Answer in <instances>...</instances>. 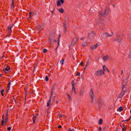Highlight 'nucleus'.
<instances>
[{
	"mask_svg": "<svg viewBox=\"0 0 131 131\" xmlns=\"http://www.w3.org/2000/svg\"><path fill=\"white\" fill-rule=\"evenodd\" d=\"M82 45L83 47H84L87 45H88L87 42H84L82 44Z\"/></svg>",
	"mask_w": 131,
	"mask_h": 131,
	"instance_id": "nucleus-26",
	"label": "nucleus"
},
{
	"mask_svg": "<svg viewBox=\"0 0 131 131\" xmlns=\"http://www.w3.org/2000/svg\"><path fill=\"white\" fill-rule=\"evenodd\" d=\"M51 99H49V100L48 102H47V106H49V104H50V102H51Z\"/></svg>",
	"mask_w": 131,
	"mask_h": 131,
	"instance_id": "nucleus-27",
	"label": "nucleus"
},
{
	"mask_svg": "<svg viewBox=\"0 0 131 131\" xmlns=\"http://www.w3.org/2000/svg\"><path fill=\"white\" fill-rule=\"evenodd\" d=\"M103 70L104 71H107L108 72H109V70H108V69L107 68H106L105 65H104L103 66Z\"/></svg>",
	"mask_w": 131,
	"mask_h": 131,
	"instance_id": "nucleus-21",
	"label": "nucleus"
},
{
	"mask_svg": "<svg viewBox=\"0 0 131 131\" xmlns=\"http://www.w3.org/2000/svg\"><path fill=\"white\" fill-rule=\"evenodd\" d=\"M4 115H3L2 116V120L1 122V125L2 126H3L4 125Z\"/></svg>",
	"mask_w": 131,
	"mask_h": 131,
	"instance_id": "nucleus-24",
	"label": "nucleus"
},
{
	"mask_svg": "<svg viewBox=\"0 0 131 131\" xmlns=\"http://www.w3.org/2000/svg\"><path fill=\"white\" fill-rule=\"evenodd\" d=\"M84 64L82 62H81L80 63V64L81 66L83 65Z\"/></svg>",
	"mask_w": 131,
	"mask_h": 131,
	"instance_id": "nucleus-45",
	"label": "nucleus"
},
{
	"mask_svg": "<svg viewBox=\"0 0 131 131\" xmlns=\"http://www.w3.org/2000/svg\"><path fill=\"white\" fill-rule=\"evenodd\" d=\"M2 74H0V77H1L2 76Z\"/></svg>",
	"mask_w": 131,
	"mask_h": 131,
	"instance_id": "nucleus-55",
	"label": "nucleus"
},
{
	"mask_svg": "<svg viewBox=\"0 0 131 131\" xmlns=\"http://www.w3.org/2000/svg\"><path fill=\"white\" fill-rule=\"evenodd\" d=\"M123 73V70H122V72H121V74H122Z\"/></svg>",
	"mask_w": 131,
	"mask_h": 131,
	"instance_id": "nucleus-53",
	"label": "nucleus"
},
{
	"mask_svg": "<svg viewBox=\"0 0 131 131\" xmlns=\"http://www.w3.org/2000/svg\"><path fill=\"white\" fill-rule=\"evenodd\" d=\"M78 38L76 37L74 38L71 42V45L72 46H74L76 42L78 41Z\"/></svg>",
	"mask_w": 131,
	"mask_h": 131,
	"instance_id": "nucleus-4",
	"label": "nucleus"
},
{
	"mask_svg": "<svg viewBox=\"0 0 131 131\" xmlns=\"http://www.w3.org/2000/svg\"><path fill=\"white\" fill-rule=\"evenodd\" d=\"M61 37V35L59 34L58 36V46L59 44V39Z\"/></svg>",
	"mask_w": 131,
	"mask_h": 131,
	"instance_id": "nucleus-29",
	"label": "nucleus"
},
{
	"mask_svg": "<svg viewBox=\"0 0 131 131\" xmlns=\"http://www.w3.org/2000/svg\"><path fill=\"white\" fill-rule=\"evenodd\" d=\"M12 27V26H8V32L9 34H10L12 32V31L11 28Z\"/></svg>",
	"mask_w": 131,
	"mask_h": 131,
	"instance_id": "nucleus-11",
	"label": "nucleus"
},
{
	"mask_svg": "<svg viewBox=\"0 0 131 131\" xmlns=\"http://www.w3.org/2000/svg\"><path fill=\"white\" fill-rule=\"evenodd\" d=\"M84 91L82 90H80V91L79 96H82L84 94Z\"/></svg>",
	"mask_w": 131,
	"mask_h": 131,
	"instance_id": "nucleus-20",
	"label": "nucleus"
},
{
	"mask_svg": "<svg viewBox=\"0 0 131 131\" xmlns=\"http://www.w3.org/2000/svg\"><path fill=\"white\" fill-rule=\"evenodd\" d=\"M60 2L61 3L63 4L64 2V1L63 0H60V1H58L57 3V5L58 6H61V5Z\"/></svg>",
	"mask_w": 131,
	"mask_h": 131,
	"instance_id": "nucleus-9",
	"label": "nucleus"
},
{
	"mask_svg": "<svg viewBox=\"0 0 131 131\" xmlns=\"http://www.w3.org/2000/svg\"><path fill=\"white\" fill-rule=\"evenodd\" d=\"M38 28H39V27H40V26H38Z\"/></svg>",
	"mask_w": 131,
	"mask_h": 131,
	"instance_id": "nucleus-54",
	"label": "nucleus"
},
{
	"mask_svg": "<svg viewBox=\"0 0 131 131\" xmlns=\"http://www.w3.org/2000/svg\"><path fill=\"white\" fill-rule=\"evenodd\" d=\"M67 31V28H64L63 30V32L64 33H65Z\"/></svg>",
	"mask_w": 131,
	"mask_h": 131,
	"instance_id": "nucleus-36",
	"label": "nucleus"
},
{
	"mask_svg": "<svg viewBox=\"0 0 131 131\" xmlns=\"http://www.w3.org/2000/svg\"><path fill=\"white\" fill-rule=\"evenodd\" d=\"M56 101H57V103H58V101H57V100Z\"/></svg>",
	"mask_w": 131,
	"mask_h": 131,
	"instance_id": "nucleus-58",
	"label": "nucleus"
},
{
	"mask_svg": "<svg viewBox=\"0 0 131 131\" xmlns=\"http://www.w3.org/2000/svg\"><path fill=\"white\" fill-rule=\"evenodd\" d=\"M14 0H13V1L12 2V3L11 4V6L13 8H14Z\"/></svg>",
	"mask_w": 131,
	"mask_h": 131,
	"instance_id": "nucleus-31",
	"label": "nucleus"
},
{
	"mask_svg": "<svg viewBox=\"0 0 131 131\" xmlns=\"http://www.w3.org/2000/svg\"><path fill=\"white\" fill-rule=\"evenodd\" d=\"M126 82H125L124 80L123 81V82L122 84L123 85V86L122 87V90H124V89H125V88L124 87L125 84H126Z\"/></svg>",
	"mask_w": 131,
	"mask_h": 131,
	"instance_id": "nucleus-23",
	"label": "nucleus"
},
{
	"mask_svg": "<svg viewBox=\"0 0 131 131\" xmlns=\"http://www.w3.org/2000/svg\"><path fill=\"white\" fill-rule=\"evenodd\" d=\"M104 72L102 70H99L96 71L95 72L96 75L97 76H102L104 74Z\"/></svg>",
	"mask_w": 131,
	"mask_h": 131,
	"instance_id": "nucleus-2",
	"label": "nucleus"
},
{
	"mask_svg": "<svg viewBox=\"0 0 131 131\" xmlns=\"http://www.w3.org/2000/svg\"><path fill=\"white\" fill-rule=\"evenodd\" d=\"M58 11L61 13H64V11L62 8H60L58 9Z\"/></svg>",
	"mask_w": 131,
	"mask_h": 131,
	"instance_id": "nucleus-22",
	"label": "nucleus"
},
{
	"mask_svg": "<svg viewBox=\"0 0 131 131\" xmlns=\"http://www.w3.org/2000/svg\"><path fill=\"white\" fill-rule=\"evenodd\" d=\"M9 69H10V68L9 67V66L7 65V67L4 69V71L6 72V71H8Z\"/></svg>",
	"mask_w": 131,
	"mask_h": 131,
	"instance_id": "nucleus-19",
	"label": "nucleus"
},
{
	"mask_svg": "<svg viewBox=\"0 0 131 131\" xmlns=\"http://www.w3.org/2000/svg\"><path fill=\"white\" fill-rule=\"evenodd\" d=\"M87 67H86L85 66V67L84 68V70H85V69Z\"/></svg>",
	"mask_w": 131,
	"mask_h": 131,
	"instance_id": "nucleus-52",
	"label": "nucleus"
},
{
	"mask_svg": "<svg viewBox=\"0 0 131 131\" xmlns=\"http://www.w3.org/2000/svg\"><path fill=\"white\" fill-rule=\"evenodd\" d=\"M8 112L7 113L5 118V124H7V122L8 121Z\"/></svg>",
	"mask_w": 131,
	"mask_h": 131,
	"instance_id": "nucleus-12",
	"label": "nucleus"
},
{
	"mask_svg": "<svg viewBox=\"0 0 131 131\" xmlns=\"http://www.w3.org/2000/svg\"><path fill=\"white\" fill-rule=\"evenodd\" d=\"M4 90H2L1 91V94L3 96L4 95L3 94V92H4Z\"/></svg>",
	"mask_w": 131,
	"mask_h": 131,
	"instance_id": "nucleus-35",
	"label": "nucleus"
},
{
	"mask_svg": "<svg viewBox=\"0 0 131 131\" xmlns=\"http://www.w3.org/2000/svg\"><path fill=\"white\" fill-rule=\"evenodd\" d=\"M129 55L130 56V57H131V51H130Z\"/></svg>",
	"mask_w": 131,
	"mask_h": 131,
	"instance_id": "nucleus-49",
	"label": "nucleus"
},
{
	"mask_svg": "<svg viewBox=\"0 0 131 131\" xmlns=\"http://www.w3.org/2000/svg\"><path fill=\"white\" fill-rule=\"evenodd\" d=\"M54 41L55 42H56V40H54Z\"/></svg>",
	"mask_w": 131,
	"mask_h": 131,
	"instance_id": "nucleus-56",
	"label": "nucleus"
},
{
	"mask_svg": "<svg viewBox=\"0 0 131 131\" xmlns=\"http://www.w3.org/2000/svg\"><path fill=\"white\" fill-rule=\"evenodd\" d=\"M98 46V45L96 43L95 45L91 46V48L92 49H95Z\"/></svg>",
	"mask_w": 131,
	"mask_h": 131,
	"instance_id": "nucleus-15",
	"label": "nucleus"
},
{
	"mask_svg": "<svg viewBox=\"0 0 131 131\" xmlns=\"http://www.w3.org/2000/svg\"><path fill=\"white\" fill-rule=\"evenodd\" d=\"M53 86H54V87H55V84L54 85H53Z\"/></svg>",
	"mask_w": 131,
	"mask_h": 131,
	"instance_id": "nucleus-57",
	"label": "nucleus"
},
{
	"mask_svg": "<svg viewBox=\"0 0 131 131\" xmlns=\"http://www.w3.org/2000/svg\"><path fill=\"white\" fill-rule=\"evenodd\" d=\"M126 129V128L125 127H124V128H122V130L123 131H125V130Z\"/></svg>",
	"mask_w": 131,
	"mask_h": 131,
	"instance_id": "nucleus-44",
	"label": "nucleus"
},
{
	"mask_svg": "<svg viewBox=\"0 0 131 131\" xmlns=\"http://www.w3.org/2000/svg\"><path fill=\"white\" fill-rule=\"evenodd\" d=\"M91 102L92 104H94L95 103L96 100L94 96L91 97Z\"/></svg>",
	"mask_w": 131,
	"mask_h": 131,
	"instance_id": "nucleus-10",
	"label": "nucleus"
},
{
	"mask_svg": "<svg viewBox=\"0 0 131 131\" xmlns=\"http://www.w3.org/2000/svg\"><path fill=\"white\" fill-rule=\"evenodd\" d=\"M11 127H8L7 128V130H9V131H10V130H11Z\"/></svg>",
	"mask_w": 131,
	"mask_h": 131,
	"instance_id": "nucleus-43",
	"label": "nucleus"
},
{
	"mask_svg": "<svg viewBox=\"0 0 131 131\" xmlns=\"http://www.w3.org/2000/svg\"><path fill=\"white\" fill-rule=\"evenodd\" d=\"M130 117L128 119L125 120V121H128L129 119H130Z\"/></svg>",
	"mask_w": 131,
	"mask_h": 131,
	"instance_id": "nucleus-46",
	"label": "nucleus"
},
{
	"mask_svg": "<svg viewBox=\"0 0 131 131\" xmlns=\"http://www.w3.org/2000/svg\"><path fill=\"white\" fill-rule=\"evenodd\" d=\"M42 29L41 28H40L38 30H40Z\"/></svg>",
	"mask_w": 131,
	"mask_h": 131,
	"instance_id": "nucleus-51",
	"label": "nucleus"
},
{
	"mask_svg": "<svg viewBox=\"0 0 131 131\" xmlns=\"http://www.w3.org/2000/svg\"><path fill=\"white\" fill-rule=\"evenodd\" d=\"M10 84V82H9L8 84V85H7V89L8 90H9V89Z\"/></svg>",
	"mask_w": 131,
	"mask_h": 131,
	"instance_id": "nucleus-28",
	"label": "nucleus"
},
{
	"mask_svg": "<svg viewBox=\"0 0 131 131\" xmlns=\"http://www.w3.org/2000/svg\"><path fill=\"white\" fill-rule=\"evenodd\" d=\"M68 131H74V130L73 128H70L68 129Z\"/></svg>",
	"mask_w": 131,
	"mask_h": 131,
	"instance_id": "nucleus-33",
	"label": "nucleus"
},
{
	"mask_svg": "<svg viewBox=\"0 0 131 131\" xmlns=\"http://www.w3.org/2000/svg\"><path fill=\"white\" fill-rule=\"evenodd\" d=\"M103 120L102 119H100L99 120V123L101 125L102 124Z\"/></svg>",
	"mask_w": 131,
	"mask_h": 131,
	"instance_id": "nucleus-30",
	"label": "nucleus"
},
{
	"mask_svg": "<svg viewBox=\"0 0 131 131\" xmlns=\"http://www.w3.org/2000/svg\"><path fill=\"white\" fill-rule=\"evenodd\" d=\"M64 60V59H62V60L60 61V63H61L62 65L63 64Z\"/></svg>",
	"mask_w": 131,
	"mask_h": 131,
	"instance_id": "nucleus-34",
	"label": "nucleus"
},
{
	"mask_svg": "<svg viewBox=\"0 0 131 131\" xmlns=\"http://www.w3.org/2000/svg\"><path fill=\"white\" fill-rule=\"evenodd\" d=\"M31 12H29V18H30L31 17Z\"/></svg>",
	"mask_w": 131,
	"mask_h": 131,
	"instance_id": "nucleus-39",
	"label": "nucleus"
},
{
	"mask_svg": "<svg viewBox=\"0 0 131 131\" xmlns=\"http://www.w3.org/2000/svg\"><path fill=\"white\" fill-rule=\"evenodd\" d=\"M89 64V62L88 61L86 62V64L85 65V66L86 67H87L88 66Z\"/></svg>",
	"mask_w": 131,
	"mask_h": 131,
	"instance_id": "nucleus-40",
	"label": "nucleus"
},
{
	"mask_svg": "<svg viewBox=\"0 0 131 131\" xmlns=\"http://www.w3.org/2000/svg\"><path fill=\"white\" fill-rule=\"evenodd\" d=\"M122 39L120 36H117L116 38L114 39V41L118 42H120Z\"/></svg>",
	"mask_w": 131,
	"mask_h": 131,
	"instance_id": "nucleus-5",
	"label": "nucleus"
},
{
	"mask_svg": "<svg viewBox=\"0 0 131 131\" xmlns=\"http://www.w3.org/2000/svg\"><path fill=\"white\" fill-rule=\"evenodd\" d=\"M68 25L66 23L64 24V28H67L68 27Z\"/></svg>",
	"mask_w": 131,
	"mask_h": 131,
	"instance_id": "nucleus-32",
	"label": "nucleus"
},
{
	"mask_svg": "<svg viewBox=\"0 0 131 131\" xmlns=\"http://www.w3.org/2000/svg\"><path fill=\"white\" fill-rule=\"evenodd\" d=\"M109 12L108 9H106L104 13L100 12L99 14L101 16H103V17H105L108 13Z\"/></svg>",
	"mask_w": 131,
	"mask_h": 131,
	"instance_id": "nucleus-3",
	"label": "nucleus"
},
{
	"mask_svg": "<svg viewBox=\"0 0 131 131\" xmlns=\"http://www.w3.org/2000/svg\"><path fill=\"white\" fill-rule=\"evenodd\" d=\"M130 113L131 114V110L130 111Z\"/></svg>",
	"mask_w": 131,
	"mask_h": 131,
	"instance_id": "nucleus-59",
	"label": "nucleus"
},
{
	"mask_svg": "<svg viewBox=\"0 0 131 131\" xmlns=\"http://www.w3.org/2000/svg\"><path fill=\"white\" fill-rule=\"evenodd\" d=\"M113 35V32H111L110 34H109L107 32H104L103 33L102 35L103 38L105 39L107 37L112 36Z\"/></svg>",
	"mask_w": 131,
	"mask_h": 131,
	"instance_id": "nucleus-1",
	"label": "nucleus"
},
{
	"mask_svg": "<svg viewBox=\"0 0 131 131\" xmlns=\"http://www.w3.org/2000/svg\"><path fill=\"white\" fill-rule=\"evenodd\" d=\"M123 108L122 107H120L118 109V111L120 112L122 111L123 110Z\"/></svg>",
	"mask_w": 131,
	"mask_h": 131,
	"instance_id": "nucleus-25",
	"label": "nucleus"
},
{
	"mask_svg": "<svg viewBox=\"0 0 131 131\" xmlns=\"http://www.w3.org/2000/svg\"><path fill=\"white\" fill-rule=\"evenodd\" d=\"M47 51V50L45 49L43 50V52L44 53H45Z\"/></svg>",
	"mask_w": 131,
	"mask_h": 131,
	"instance_id": "nucleus-42",
	"label": "nucleus"
},
{
	"mask_svg": "<svg viewBox=\"0 0 131 131\" xmlns=\"http://www.w3.org/2000/svg\"><path fill=\"white\" fill-rule=\"evenodd\" d=\"M72 92H74V93L75 94H77V92H76V90H75V88L74 87V84L73 83V82H72Z\"/></svg>",
	"mask_w": 131,
	"mask_h": 131,
	"instance_id": "nucleus-6",
	"label": "nucleus"
},
{
	"mask_svg": "<svg viewBox=\"0 0 131 131\" xmlns=\"http://www.w3.org/2000/svg\"><path fill=\"white\" fill-rule=\"evenodd\" d=\"M37 117L36 116L34 115L33 117L32 118V120L33 121V123L34 124L35 122V121L37 119Z\"/></svg>",
	"mask_w": 131,
	"mask_h": 131,
	"instance_id": "nucleus-17",
	"label": "nucleus"
},
{
	"mask_svg": "<svg viewBox=\"0 0 131 131\" xmlns=\"http://www.w3.org/2000/svg\"><path fill=\"white\" fill-rule=\"evenodd\" d=\"M94 35V34L93 31H91L89 33V37H90L93 36Z\"/></svg>",
	"mask_w": 131,
	"mask_h": 131,
	"instance_id": "nucleus-16",
	"label": "nucleus"
},
{
	"mask_svg": "<svg viewBox=\"0 0 131 131\" xmlns=\"http://www.w3.org/2000/svg\"><path fill=\"white\" fill-rule=\"evenodd\" d=\"M66 95L68 101L69 102H70L71 100V96L68 94H67Z\"/></svg>",
	"mask_w": 131,
	"mask_h": 131,
	"instance_id": "nucleus-18",
	"label": "nucleus"
},
{
	"mask_svg": "<svg viewBox=\"0 0 131 131\" xmlns=\"http://www.w3.org/2000/svg\"><path fill=\"white\" fill-rule=\"evenodd\" d=\"M45 80L46 81H48L49 80V78L47 76H46L45 77Z\"/></svg>",
	"mask_w": 131,
	"mask_h": 131,
	"instance_id": "nucleus-37",
	"label": "nucleus"
},
{
	"mask_svg": "<svg viewBox=\"0 0 131 131\" xmlns=\"http://www.w3.org/2000/svg\"><path fill=\"white\" fill-rule=\"evenodd\" d=\"M89 95L90 96V97H94V96L93 94V92L92 91V89H91L90 90V92H89Z\"/></svg>",
	"mask_w": 131,
	"mask_h": 131,
	"instance_id": "nucleus-14",
	"label": "nucleus"
},
{
	"mask_svg": "<svg viewBox=\"0 0 131 131\" xmlns=\"http://www.w3.org/2000/svg\"><path fill=\"white\" fill-rule=\"evenodd\" d=\"M58 127L59 128H61V126L60 125H59L58 126Z\"/></svg>",
	"mask_w": 131,
	"mask_h": 131,
	"instance_id": "nucleus-47",
	"label": "nucleus"
},
{
	"mask_svg": "<svg viewBox=\"0 0 131 131\" xmlns=\"http://www.w3.org/2000/svg\"><path fill=\"white\" fill-rule=\"evenodd\" d=\"M55 36V34H54V33L53 34H51L49 36V38L50 39V40L49 41L50 42H51V41L52 39H53Z\"/></svg>",
	"mask_w": 131,
	"mask_h": 131,
	"instance_id": "nucleus-7",
	"label": "nucleus"
},
{
	"mask_svg": "<svg viewBox=\"0 0 131 131\" xmlns=\"http://www.w3.org/2000/svg\"><path fill=\"white\" fill-rule=\"evenodd\" d=\"M125 91H124L122 92L119 95L118 97L120 98H122L124 95L125 94Z\"/></svg>",
	"mask_w": 131,
	"mask_h": 131,
	"instance_id": "nucleus-8",
	"label": "nucleus"
},
{
	"mask_svg": "<svg viewBox=\"0 0 131 131\" xmlns=\"http://www.w3.org/2000/svg\"><path fill=\"white\" fill-rule=\"evenodd\" d=\"M80 75V73L79 72H77V74H76V75L77 76H79Z\"/></svg>",
	"mask_w": 131,
	"mask_h": 131,
	"instance_id": "nucleus-41",
	"label": "nucleus"
},
{
	"mask_svg": "<svg viewBox=\"0 0 131 131\" xmlns=\"http://www.w3.org/2000/svg\"><path fill=\"white\" fill-rule=\"evenodd\" d=\"M3 56H4V55H3V56H2V57H3Z\"/></svg>",
	"mask_w": 131,
	"mask_h": 131,
	"instance_id": "nucleus-60",
	"label": "nucleus"
},
{
	"mask_svg": "<svg viewBox=\"0 0 131 131\" xmlns=\"http://www.w3.org/2000/svg\"><path fill=\"white\" fill-rule=\"evenodd\" d=\"M53 95V91H52L51 92V95H50V96L49 99H51V98L52 96Z\"/></svg>",
	"mask_w": 131,
	"mask_h": 131,
	"instance_id": "nucleus-38",
	"label": "nucleus"
},
{
	"mask_svg": "<svg viewBox=\"0 0 131 131\" xmlns=\"http://www.w3.org/2000/svg\"><path fill=\"white\" fill-rule=\"evenodd\" d=\"M109 57L108 55H106L104 56L103 58V60L104 61H105L107 60L108 58Z\"/></svg>",
	"mask_w": 131,
	"mask_h": 131,
	"instance_id": "nucleus-13",
	"label": "nucleus"
},
{
	"mask_svg": "<svg viewBox=\"0 0 131 131\" xmlns=\"http://www.w3.org/2000/svg\"><path fill=\"white\" fill-rule=\"evenodd\" d=\"M83 38H81L80 39L81 40H83Z\"/></svg>",
	"mask_w": 131,
	"mask_h": 131,
	"instance_id": "nucleus-50",
	"label": "nucleus"
},
{
	"mask_svg": "<svg viewBox=\"0 0 131 131\" xmlns=\"http://www.w3.org/2000/svg\"><path fill=\"white\" fill-rule=\"evenodd\" d=\"M102 129V128L101 127H99V131H100Z\"/></svg>",
	"mask_w": 131,
	"mask_h": 131,
	"instance_id": "nucleus-48",
	"label": "nucleus"
}]
</instances>
